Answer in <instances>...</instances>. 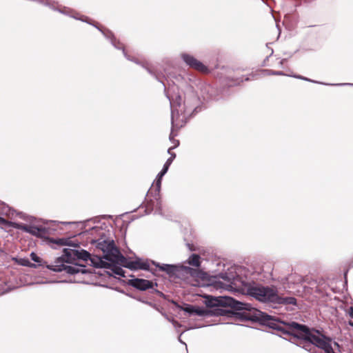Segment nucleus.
<instances>
[{
  "instance_id": "f257e3e1",
  "label": "nucleus",
  "mask_w": 353,
  "mask_h": 353,
  "mask_svg": "<svg viewBox=\"0 0 353 353\" xmlns=\"http://www.w3.org/2000/svg\"><path fill=\"white\" fill-rule=\"evenodd\" d=\"M210 307L222 306L229 307L223 310L225 313H231L242 321L259 323L274 330L279 336L288 335L304 342L311 343L316 348L325 350L331 344L330 339L321 334L319 331L310 328L305 324L292 320H284L269 315L257 309L252 307L250 304L239 301L230 296H210L206 303Z\"/></svg>"
},
{
  "instance_id": "f03ea898",
  "label": "nucleus",
  "mask_w": 353,
  "mask_h": 353,
  "mask_svg": "<svg viewBox=\"0 0 353 353\" xmlns=\"http://www.w3.org/2000/svg\"><path fill=\"white\" fill-rule=\"evenodd\" d=\"M226 282L231 288H239L243 293L254 298L256 301L270 304L274 307L278 305H296V299L293 296H281L278 289L274 285H264L254 282L241 281V278L234 271L228 268L227 272H219L214 276Z\"/></svg>"
},
{
  "instance_id": "7ed1b4c3",
  "label": "nucleus",
  "mask_w": 353,
  "mask_h": 353,
  "mask_svg": "<svg viewBox=\"0 0 353 353\" xmlns=\"http://www.w3.org/2000/svg\"><path fill=\"white\" fill-rule=\"evenodd\" d=\"M171 108L172 130L169 136L170 141L176 144L174 137L175 128L182 127L188 119L200 111V101L196 93L191 86L187 87L186 91L183 94H174L170 97L167 95Z\"/></svg>"
},
{
  "instance_id": "20e7f679",
  "label": "nucleus",
  "mask_w": 353,
  "mask_h": 353,
  "mask_svg": "<svg viewBox=\"0 0 353 353\" xmlns=\"http://www.w3.org/2000/svg\"><path fill=\"white\" fill-rule=\"evenodd\" d=\"M40 3L43 4V6L48 7L50 9H51L53 11L59 12V13L64 14L65 16L70 17L71 18H73L76 20H79L83 22L87 23L94 28H96L97 30H99L103 35L110 41L111 44L118 50H122L123 54L124 57L129 61L134 62L137 64L141 65L148 72L156 78L157 80H159L160 82H161L165 88V85L164 83L161 80L160 76L158 73H157L152 68L150 67L148 63H141L137 58L132 57L130 55H128L124 48V46L123 43H121L119 40L117 39V38L114 37V34L112 31H110L108 29L106 28H100L97 23L93 22L88 17L80 14L78 12L74 10V9H72L69 7H66L64 6H62L59 4L57 1H53V0H39Z\"/></svg>"
},
{
  "instance_id": "39448f33",
  "label": "nucleus",
  "mask_w": 353,
  "mask_h": 353,
  "mask_svg": "<svg viewBox=\"0 0 353 353\" xmlns=\"http://www.w3.org/2000/svg\"><path fill=\"white\" fill-rule=\"evenodd\" d=\"M90 234L92 235L96 234L99 236V239H92L90 243L92 245H95L96 249L103 252V257L105 260L110 262H116L119 265L129 269L128 265L132 262V260L127 259L121 253L113 240L104 238L105 232L102 228H92Z\"/></svg>"
},
{
  "instance_id": "423d86ee",
  "label": "nucleus",
  "mask_w": 353,
  "mask_h": 353,
  "mask_svg": "<svg viewBox=\"0 0 353 353\" xmlns=\"http://www.w3.org/2000/svg\"><path fill=\"white\" fill-rule=\"evenodd\" d=\"M79 250L76 248H64L62 256L58 257L53 264L47 265V268L57 272H65L70 275L86 274L88 271L85 266L74 263L75 261L79 260Z\"/></svg>"
},
{
  "instance_id": "0eeeda50",
  "label": "nucleus",
  "mask_w": 353,
  "mask_h": 353,
  "mask_svg": "<svg viewBox=\"0 0 353 353\" xmlns=\"http://www.w3.org/2000/svg\"><path fill=\"white\" fill-rule=\"evenodd\" d=\"M176 157V154H171V157H170L165 163L163 165L162 170L159 172L157 176L155 182H154V188L150 189L147 192V196L150 197H152L149 201H148L145 205V213L146 214H150L152 212H154L155 214H160L161 216L163 215V206L162 201L160 199V190L161 185V181L163 176L167 173L170 165Z\"/></svg>"
},
{
  "instance_id": "6e6552de",
  "label": "nucleus",
  "mask_w": 353,
  "mask_h": 353,
  "mask_svg": "<svg viewBox=\"0 0 353 353\" xmlns=\"http://www.w3.org/2000/svg\"><path fill=\"white\" fill-rule=\"evenodd\" d=\"M151 263L157 268V271L165 272L173 280L186 281L190 277L202 278L203 272L201 270L188 266L181 264L161 263L153 260L151 261Z\"/></svg>"
},
{
  "instance_id": "1a4fd4ad",
  "label": "nucleus",
  "mask_w": 353,
  "mask_h": 353,
  "mask_svg": "<svg viewBox=\"0 0 353 353\" xmlns=\"http://www.w3.org/2000/svg\"><path fill=\"white\" fill-rule=\"evenodd\" d=\"M180 57L183 61L190 68L202 72L208 71V68L192 55L183 52L180 54Z\"/></svg>"
},
{
  "instance_id": "9d476101",
  "label": "nucleus",
  "mask_w": 353,
  "mask_h": 353,
  "mask_svg": "<svg viewBox=\"0 0 353 353\" xmlns=\"http://www.w3.org/2000/svg\"><path fill=\"white\" fill-rule=\"evenodd\" d=\"M128 284L141 291L152 289L154 285L157 286V283H154L152 281L139 278L129 279Z\"/></svg>"
},
{
  "instance_id": "9b49d317",
  "label": "nucleus",
  "mask_w": 353,
  "mask_h": 353,
  "mask_svg": "<svg viewBox=\"0 0 353 353\" xmlns=\"http://www.w3.org/2000/svg\"><path fill=\"white\" fill-rule=\"evenodd\" d=\"M131 270H148L156 275L157 269H150V263L148 261H143L140 258L132 260V262L128 265Z\"/></svg>"
},
{
  "instance_id": "f8f14e48",
  "label": "nucleus",
  "mask_w": 353,
  "mask_h": 353,
  "mask_svg": "<svg viewBox=\"0 0 353 353\" xmlns=\"http://www.w3.org/2000/svg\"><path fill=\"white\" fill-rule=\"evenodd\" d=\"M0 223H2V225H5L6 227H12L15 229L21 230L27 233L28 232L30 226L21 223L10 221L1 216H0Z\"/></svg>"
},
{
  "instance_id": "ddd939ff",
  "label": "nucleus",
  "mask_w": 353,
  "mask_h": 353,
  "mask_svg": "<svg viewBox=\"0 0 353 353\" xmlns=\"http://www.w3.org/2000/svg\"><path fill=\"white\" fill-rule=\"evenodd\" d=\"M105 268L109 269L110 270L111 272H107L108 274L110 276H112V274H114L122 277L125 276V271L122 269L121 265H119L118 263H116V262H110L108 261V265Z\"/></svg>"
},
{
  "instance_id": "4468645a",
  "label": "nucleus",
  "mask_w": 353,
  "mask_h": 353,
  "mask_svg": "<svg viewBox=\"0 0 353 353\" xmlns=\"http://www.w3.org/2000/svg\"><path fill=\"white\" fill-rule=\"evenodd\" d=\"M28 233L39 238H43L48 234V229L43 226L30 225Z\"/></svg>"
},
{
  "instance_id": "2eb2a0df",
  "label": "nucleus",
  "mask_w": 353,
  "mask_h": 353,
  "mask_svg": "<svg viewBox=\"0 0 353 353\" xmlns=\"http://www.w3.org/2000/svg\"><path fill=\"white\" fill-rule=\"evenodd\" d=\"M88 260L90 261L92 265L96 268H105L108 265V261L104 259L103 254L99 256L90 255Z\"/></svg>"
},
{
  "instance_id": "dca6fc26",
  "label": "nucleus",
  "mask_w": 353,
  "mask_h": 353,
  "mask_svg": "<svg viewBox=\"0 0 353 353\" xmlns=\"http://www.w3.org/2000/svg\"><path fill=\"white\" fill-rule=\"evenodd\" d=\"M50 242L57 244L59 245H68L74 248H79L77 243H72L70 238H59V239H50Z\"/></svg>"
},
{
  "instance_id": "f3484780",
  "label": "nucleus",
  "mask_w": 353,
  "mask_h": 353,
  "mask_svg": "<svg viewBox=\"0 0 353 353\" xmlns=\"http://www.w3.org/2000/svg\"><path fill=\"white\" fill-rule=\"evenodd\" d=\"M200 256L197 254H192L187 260V263L192 266L199 268L201 265Z\"/></svg>"
},
{
  "instance_id": "a211bd4d",
  "label": "nucleus",
  "mask_w": 353,
  "mask_h": 353,
  "mask_svg": "<svg viewBox=\"0 0 353 353\" xmlns=\"http://www.w3.org/2000/svg\"><path fill=\"white\" fill-rule=\"evenodd\" d=\"M16 262L17 264L25 266V267H29V268H37V265L34 263H31L28 259L27 258H19V259H15Z\"/></svg>"
},
{
  "instance_id": "6ab92c4d",
  "label": "nucleus",
  "mask_w": 353,
  "mask_h": 353,
  "mask_svg": "<svg viewBox=\"0 0 353 353\" xmlns=\"http://www.w3.org/2000/svg\"><path fill=\"white\" fill-rule=\"evenodd\" d=\"M296 345L310 353H317L316 348L310 342H304L303 345L298 343Z\"/></svg>"
},
{
  "instance_id": "aec40b11",
  "label": "nucleus",
  "mask_w": 353,
  "mask_h": 353,
  "mask_svg": "<svg viewBox=\"0 0 353 353\" xmlns=\"http://www.w3.org/2000/svg\"><path fill=\"white\" fill-rule=\"evenodd\" d=\"M208 314L209 311H208L207 310L199 306L195 307L194 316H208Z\"/></svg>"
},
{
  "instance_id": "412c9836",
  "label": "nucleus",
  "mask_w": 353,
  "mask_h": 353,
  "mask_svg": "<svg viewBox=\"0 0 353 353\" xmlns=\"http://www.w3.org/2000/svg\"><path fill=\"white\" fill-rule=\"evenodd\" d=\"M79 253H80V258H79V260H82V261H88V259H90V253L85 250H83V249H81L79 250Z\"/></svg>"
},
{
  "instance_id": "4be33fe9",
  "label": "nucleus",
  "mask_w": 353,
  "mask_h": 353,
  "mask_svg": "<svg viewBox=\"0 0 353 353\" xmlns=\"http://www.w3.org/2000/svg\"><path fill=\"white\" fill-rule=\"evenodd\" d=\"M293 77L296 78V79H302V80H304V81H310V82H312V83H315L325 84V85H329L330 84V83H321V82H319V81H314V80H312V79H308L307 77H303L301 75H294Z\"/></svg>"
},
{
  "instance_id": "5701e85b",
  "label": "nucleus",
  "mask_w": 353,
  "mask_h": 353,
  "mask_svg": "<svg viewBox=\"0 0 353 353\" xmlns=\"http://www.w3.org/2000/svg\"><path fill=\"white\" fill-rule=\"evenodd\" d=\"M31 260L38 263V265H41V259L34 252L30 254Z\"/></svg>"
},
{
  "instance_id": "b1692460",
  "label": "nucleus",
  "mask_w": 353,
  "mask_h": 353,
  "mask_svg": "<svg viewBox=\"0 0 353 353\" xmlns=\"http://www.w3.org/2000/svg\"><path fill=\"white\" fill-rule=\"evenodd\" d=\"M195 307L191 305H187L186 307L183 309L184 311L188 313L190 315H194Z\"/></svg>"
},
{
  "instance_id": "393cba45",
  "label": "nucleus",
  "mask_w": 353,
  "mask_h": 353,
  "mask_svg": "<svg viewBox=\"0 0 353 353\" xmlns=\"http://www.w3.org/2000/svg\"><path fill=\"white\" fill-rule=\"evenodd\" d=\"M251 79L250 77H247L245 79H243V77L241 78H238L235 80V82L234 83V85H239L240 83L243 82V81H250Z\"/></svg>"
},
{
  "instance_id": "a878e982",
  "label": "nucleus",
  "mask_w": 353,
  "mask_h": 353,
  "mask_svg": "<svg viewBox=\"0 0 353 353\" xmlns=\"http://www.w3.org/2000/svg\"><path fill=\"white\" fill-rule=\"evenodd\" d=\"M329 85H333V86L350 85V86H353V83H332V84H329Z\"/></svg>"
},
{
  "instance_id": "bb28decb",
  "label": "nucleus",
  "mask_w": 353,
  "mask_h": 353,
  "mask_svg": "<svg viewBox=\"0 0 353 353\" xmlns=\"http://www.w3.org/2000/svg\"><path fill=\"white\" fill-rule=\"evenodd\" d=\"M179 145V141H176V144L174 145L172 147L170 148L168 150V153L170 154L171 155V154H172L173 152H171V150L176 148V147H178Z\"/></svg>"
},
{
  "instance_id": "cd10ccee",
  "label": "nucleus",
  "mask_w": 353,
  "mask_h": 353,
  "mask_svg": "<svg viewBox=\"0 0 353 353\" xmlns=\"http://www.w3.org/2000/svg\"><path fill=\"white\" fill-rule=\"evenodd\" d=\"M263 72L265 73L266 75H274L275 70H263Z\"/></svg>"
},
{
  "instance_id": "c85d7f7f",
  "label": "nucleus",
  "mask_w": 353,
  "mask_h": 353,
  "mask_svg": "<svg viewBox=\"0 0 353 353\" xmlns=\"http://www.w3.org/2000/svg\"><path fill=\"white\" fill-rule=\"evenodd\" d=\"M139 300L140 301H141L142 303H145V304H147V305H150L151 307H155V305L154 303H152V302H150V301H145V300L141 299H139Z\"/></svg>"
},
{
  "instance_id": "c756f323",
  "label": "nucleus",
  "mask_w": 353,
  "mask_h": 353,
  "mask_svg": "<svg viewBox=\"0 0 353 353\" xmlns=\"http://www.w3.org/2000/svg\"><path fill=\"white\" fill-rule=\"evenodd\" d=\"M324 352L325 353H335L331 345Z\"/></svg>"
},
{
  "instance_id": "7c9ffc66",
  "label": "nucleus",
  "mask_w": 353,
  "mask_h": 353,
  "mask_svg": "<svg viewBox=\"0 0 353 353\" xmlns=\"http://www.w3.org/2000/svg\"><path fill=\"white\" fill-rule=\"evenodd\" d=\"M181 334H182V333H181L180 335H181ZM178 341H179L181 343H182V344L185 345L186 352H188V347H187V345H186V343H184V342L181 340V336H179V338H178Z\"/></svg>"
},
{
  "instance_id": "2f4dec72",
  "label": "nucleus",
  "mask_w": 353,
  "mask_h": 353,
  "mask_svg": "<svg viewBox=\"0 0 353 353\" xmlns=\"http://www.w3.org/2000/svg\"><path fill=\"white\" fill-rule=\"evenodd\" d=\"M274 75H276V76H283V75H285V73L282 71H276L275 70V72H274Z\"/></svg>"
},
{
  "instance_id": "473e14b6",
  "label": "nucleus",
  "mask_w": 353,
  "mask_h": 353,
  "mask_svg": "<svg viewBox=\"0 0 353 353\" xmlns=\"http://www.w3.org/2000/svg\"><path fill=\"white\" fill-rule=\"evenodd\" d=\"M348 314L353 319V307L349 308Z\"/></svg>"
},
{
  "instance_id": "72a5a7b5",
  "label": "nucleus",
  "mask_w": 353,
  "mask_h": 353,
  "mask_svg": "<svg viewBox=\"0 0 353 353\" xmlns=\"http://www.w3.org/2000/svg\"><path fill=\"white\" fill-rule=\"evenodd\" d=\"M172 323H173V325H174V326L175 327H181L180 323H178V322H177V321H174V320H173V321H172Z\"/></svg>"
},
{
  "instance_id": "f704fd0d",
  "label": "nucleus",
  "mask_w": 353,
  "mask_h": 353,
  "mask_svg": "<svg viewBox=\"0 0 353 353\" xmlns=\"http://www.w3.org/2000/svg\"><path fill=\"white\" fill-rule=\"evenodd\" d=\"M153 291L161 296H163V294L161 292L159 291L158 290H153Z\"/></svg>"
},
{
  "instance_id": "c9c22d12",
  "label": "nucleus",
  "mask_w": 353,
  "mask_h": 353,
  "mask_svg": "<svg viewBox=\"0 0 353 353\" xmlns=\"http://www.w3.org/2000/svg\"><path fill=\"white\" fill-rule=\"evenodd\" d=\"M286 61L285 59H283L282 60L280 61L279 62V64H280V66L282 67L283 65V63Z\"/></svg>"
},
{
  "instance_id": "e433bc0d",
  "label": "nucleus",
  "mask_w": 353,
  "mask_h": 353,
  "mask_svg": "<svg viewBox=\"0 0 353 353\" xmlns=\"http://www.w3.org/2000/svg\"><path fill=\"white\" fill-rule=\"evenodd\" d=\"M349 325H350V326L353 327V321H349Z\"/></svg>"
},
{
  "instance_id": "4c0bfd02",
  "label": "nucleus",
  "mask_w": 353,
  "mask_h": 353,
  "mask_svg": "<svg viewBox=\"0 0 353 353\" xmlns=\"http://www.w3.org/2000/svg\"><path fill=\"white\" fill-rule=\"evenodd\" d=\"M2 225V223H0V226Z\"/></svg>"
}]
</instances>
